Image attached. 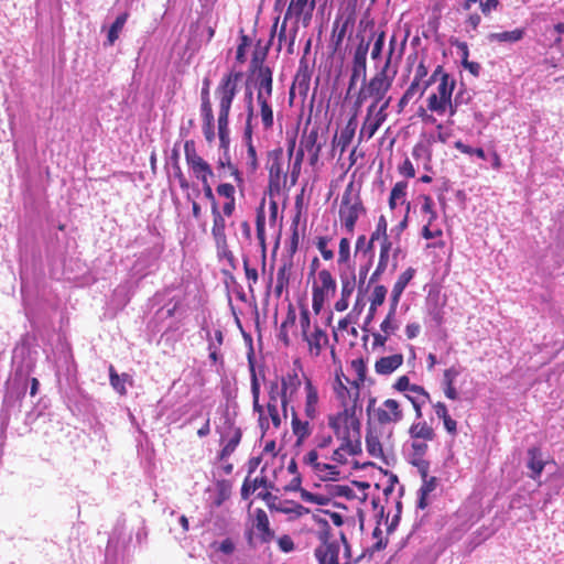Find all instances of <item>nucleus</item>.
Returning a JSON list of instances; mask_svg holds the SVG:
<instances>
[{"instance_id":"obj_8","label":"nucleus","mask_w":564,"mask_h":564,"mask_svg":"<svg viewBox=\"0 0 564 564\" xmlns=\"http://www.w3.org/2000/svg\"><path fill=\"white\" fill-rule=\"evenodd\" d=\"M336 281L332 273L323 269L318 272V280L313 284L312 307L315 314H319L324 303L336 292Z\"/></svg>"},{"instance_id":"obj_15","label":"nucleus","mask_w":564,"mask_h":564,"mask_svg":"<svg viewBox=\"0 0 564 564\" xmlns=\"http://www.w3.org/2000/svg\"><path fill=\"white\" fill-rule=\"evenodd\" d=\"M346 381L350 384V387L344 384L339 376H336V386L334 387L336 397L340 402L341 409H348L352 406V410H357L360 395V387L350 382L348 378H346Z\"/></svg>"},{"instance_id":"obj_36","label":"nucleus","mask_w":564,"mask_h":564,"mask_svg":"<svg viewBox=\"0 0 564 564\" xmlns=\"http://www.w3.org/2000/svg\"><path fill=\"white\" fill-rule=\"evenodd\" d=\"M267 54H268V46L260 47V45L258 44V46L253 51L252 58H251V68H252V72L254 73V80L259 79L262 69H264V68L271 69L268 65L263 64L264 59L267 57Z\"/></svg>"},{"instance_id":"obj_23","label":"nucleus","mask_w":564,"mask_h":564,"mask_svg":"<svg viewBox=\"0 0 564 564\" xmlns=\"http://www.w3.org/2000/svg\"><path fill=\"white\" fill-rule=\"evenodd\" d=\"M431 405L432 409L434 410L436 417L443 422L445 431L451 436H456L458 433V423L451 416L447 405L442 401H431Z\"/></svg>"},{"instance_id":"obj_19","label":"nucleus","mask_w":564,"mask_h":564,"mask_svg":"<svg viewBox=\"0 0 564 564\" xmlns=\"http://www.w3.org/2000/svg\"><path fill=\"white\" fill-rule=\"evenodd\" d=\"M405 399L411 402L415 419L420 420L423 416L422 409L426 403H431V395L430 393L419 384H413L409 392L404 394Z\"/></svg>"},{"instance_id":"obj_56","label":"nucleus","mask_w":564,"mask_h":564,"mask_svg":"<svg viewBox=\"0 0 564 564\" xmlns=\"http://www.w3.org/2000/svg\"><path fill=\"white\" fill-rule=\"evenodd\" d=\"M351 368L356 372V378L351 382L360 387L365 382L367 375V367L364 359H354L351 361Z\"/></svg>"},{"instance_id":"obj_16","label":"nucleus","mask_w":564,"mask_h":564,"mask_svg":"<svg viewBox=\"0 0 564 564\" xmlns=\"http://www.w3.org/2000/svg\"><path fill=\"white\" fill-rule=\"evenodd\" d=\"M311 85V72L305 62L301 61L300 66L294 76L292 86L290 88V101L292 102L295 94L297 93L304 100L308 94Z\"/></svg>"},{"instance_id":"obj_55","label":"nucleus","mask_w":564,"mask_h":564,"mask_svg":"<svg viewBox=\"0 0 564 564\" xmlns=\"http://www.w3.org/2000/svg\"><path fill=\"white\" fill-rule=\"evenodd\" d=\"M388 290L384 285H376L370 295L371 311H377L384 303Z\"/></svg>"},{"instance_id":"obj_34","label":"nucleus","mask_w":564,"mask_h":564,"mask_svg":"<svg viewBox=\"0 0 564 564\" xmlns=\"http://www.w3.org/2000/svg\"><path fill=\"white\" fill-rule=\"evenodd\" d=\"M109 381L111 387L120 394L126 395L127 389L124 383L129 382L132 384L133 380L132 377L128 373L118 375L115 367L112 365L109 366Z\"/></svg>"},{"instance_id":"obj_27","label":"nucleus","mask_w":564,"mask_h":564,"mask_svg":"<svg viewBox=\"0 0 564 564\" xmlns=\"http://www.w3.org/2000/svg\"><path fill=\"white\" fill-rule=\"evenodd\" d=\"M410 438L424 440L433 442L436 438V432L434 427L426 421L413 422L409 427Z\"/></svg>"},{"instance_id":"obj_53","label":"nucleus","mask_w":564,"mask_h":564,"mask_svg":"<svg viewBox=\"0 0 564 564\" xmlns=\"http://www.w3.org/2000/svg\"><path fill=\"white\" fill-rule=\"evenodd\" d=\"M315 474L323 479L337 480L340 473L336 465L321 463Z\"/></svg>"},{"instance_id":"obj_63","label":"nucleus","mask_w":564,"mask_h":564,"mask_svg":"<svg viewBox=\"0 0 564 564\" xmlns=\"http://www.w3.org/2000/svg\"><path fill=\"white\" fill-rule=\"evenodd\" d=\"M350 260V241L348 238H341L338 248V263L346 264Z\"/></svg>"},{"instance_id":"obj_33","label":"nucleus","mask_w":564,"mask_h":564,"mask_svg":"<svg viewBox=\"0 0 564 564\" xmlns=\"http://www.w3.org/2000/svg\"><path fill=\"white\" fill-rule=\"evenodd\" d=\"M264 226H265V213H264V204L262 203L259 206V208L257 209L256 230H257V239L259 240L260 247L262 249L263 265L265 264V251H267Z\"/></svg>"},{"instance_id":"obj_22","label":"nucleus","mask_w":564,"mask_h":564,"mask_svg":"<svg viewBox=\"0 0 564 564\" xmlns=\"http://www.w3.org/2000/svg\"><path fill=\"white\" fill-rule=\"evenodd\" d=\"M251 393L253 411L259 414V425L264 433L269 429V420L264 414L263 405L260 404V383L253 366H251Z\"/></svg>"},{"instance_id":"obj_10","label":"nucleus","mask_w":564,"mask_h":564,"mask_svg":"<svg viewBox=\"0 0 564 564\" xmlns=\"http://www.w3.org/2000/svg\"><path fill=\"white\" fill-rule=\"evenodd\" d=\"M455 85L456 82L451 75H444L440 78L436 93L431 94L426 100L427 109L431 112L443 116L444 107L449 106V99H452Z\"/></svg>"},{"instance_id":"obj_13","label":"nucleus","mask_w":564,"mask_h":564,"mask_svg":"<svg viewBox=\"0 0 564 564\" xmlns=\"http://www.w3.org/2000/svg\"><path fill=\"white\" fill-rule=\"evenodd\" d=\"M392 241L389 238H384L380 241L379 259L375 271L371 273L369 283L377 282L381 275L388 269L391 256H392V271L397 269V257L400 252V248H392Z\"/></svg>"},{"instance_id":"obj_43","label":"nucleus","mask_w":564,"mask_h":564,"mask_svg":"<svg viewBox=\"0 0 564 564\" xmlns=\"http://www.w3.org/2000/svg\"><path fill=\"white\" fill-rule=\"evenodd\" d=\"M344 445H345V442H340L339 447L333 452L332 457H330L333 462H335L339 465H344L347 463V455L356 456L361 453L360 444H358V447H356V448L355 447L347 448Z\"/></svg>"},{"instance_id":"obj_64","label":"nucleus","mask_w":564,"mask_h":564,"mask_svg":"<svg viewBox=\"0 0 564 564\" xmlns=\"http://www.w3.org/2000/svg\"><path fill=\"white\" fill-rule=\"evenodd\" d=\"M387 229H388L387 219H386V217L383 215H381L378 218L375 231L370 236L371 240H379V239L382 240L384 238H389L388 234H387Z\"/></svg>"},{"instance_id":"obj_46","label":"nucleus","mask_w":564,"mask_h":564,"mask_svg":"<svg viewBox=\"0 0 564 564\" xmlns=\"http://www.w3.org/2000/svg\"><path fill=\"white\" fill-rule=\"evenodd\" d=\"M347 25H348L347 21L344 23H340L338 20H336L334 22L333 31H332V39H330L334 51L339 50V47L341 46L343 41L346 36Z\"/></svg>"},{"instance_id":"obj_9","label":"nucleus","mask_w":564,"mask_h":564,"mask_svg":"<svg viewBox=\"0 0 564 564\" xmlns=\"http://www.w3.org/2000/svg\"><path fill=\"white\" fill-rule=\"evenodd\" d=\"M371 39L361 37L354 51L347 95L356 87L359 79L365 80L367 76V55Z\"/></svg>"},{"instance_id":"obj_21","label":"nucleus","mask_w":564,"mask_h":564,"mask_svg":"<svg viewBox=\"0 0 564 564\" xmlns=\"http://www.w3.org/2000/svg\"><path fill=\"white\" fill-rule=\"evenodd\" d=\"M357 115L358 110L355 109L352 116L348 119L346 126L341 129L340 134L338 137L335 135L333 139V144L339 148L340 154L347 150L348 145L351 143L355 137L358 126Z\"/></svg>"},{"instance_id":"obj_7","label":"nucleus","mask_w":564,"mask_h":564,"mask_svg":"<svg viewBox=\"0 0 564 564\" xmlns=\"http://www.w3.org/2000/svg\"><path fill=\"white\" fill-rule=\"evenodd\" d=\"M366 214V207L358 192L354 189V183L350 182L341 196L339 205V219L348 234H354L356 224L361 215Z\"/></svg>"},{"instance_id":"obj_32","label":"nucleus","mask_w":564,"mask_h":564,"mask_svg":"<svg viewBox=\"0 0 564 564\" xmlns=\"http://www.w3.org/2000/svg\"><path fill=\"white\" fill-rule=\"evenodd\" d=\"M213 215V226H212V235L214 237L215 243L223 242L227 240L226 237V221L225 217L221 215L219 207L212 208Z\"/></svg>"},{"instance_id":"obj_24","label":"nucleus","mask_w":564,"mask_h":564,"mask_svg":"<svg viewBox=\"0 0 564 564\" xmlns=\"http://www.w3.org/2000/svg\"><path fill=\"white\" fill-rule=\"evenodd\" d=\"M460 371L457 367L452 366L444 370L442 378V389L444 395L452 401H456L459 399V392L456 388V379L459 376Z\"/></svg>"},{"instance_id":"obj_61","label":"nucleus","mask_w":564,"mask_h":564,"mask_svg":"<svg viewBox=\"0 0 564 564\" xmlns=\"http://www.w3.org/2000/svg\"><path fill=\"white\" fill-rule=\"evenodd\" d=\"M375 36H376V40H375V43H373L372 50H371V58L378 59L381 56L382 50L384 46L386 32L381 31L378 34L372 33L370 39L372 40Z\"/></svg>"},{"instance_id":"obj_48","label":"nucleus","mask_w":564,"mask_h":564,"mask_svg":"<svg viewBox=\"0 0 564 564\" xmlns=\"http://www.w3.org/2000/svg\"><path fill=\"white\" fill-rule=\"evenodd\" d=\"M299 216H296L291 224V236L286 246V250L290 254L289 258L292 259V257L297 252L299 243H300V234H299Z\"/></svg>"},{"instance_id":"obj_60","label":"nucleus","mask_w":564,"mask_h":564,"mask_svg":"<svg viewBox=\"0 0 564 564\" xmlns=\"http://www.w3.org/2000/svg\"><path fill=\"white\" fill-rule=\"evenodd\" d=\"M455 149H457L459 152L468 155H476L480 160H486L485 151L481 148H471L467 144H465L463 141L457 140L454 143Z\"/></svg>"},{"instance_id":"obj_30","label":"nucleus","mask_w":564,"mask_h":564,"mask_svg":"<svg viewBox=\"0 0 564 564\" xmlns=\"http://www.w3.org/2000/svg\"><path fill=\"white\" fill-rule=\"evenodd\" d=\"M291 427L296 437V445H301L312 434V426L308 421H302L294 409H292Z\"/></svg>"},{"instance_id":"obj_17","label":"nucleus","mask_w":564,"mask_h":564,"mask_svg":"<svg viewBox=\"0 0 564 564\" xmlns=\"http://www.w3.org/2000/svg\"><path fill=\"white\" fill-rule=\"evenodd\" d=\"M373 106H368L366 111V117L362 121L361 128L358 134V143L360 144L362 141L370 140L382 123L386 121L382 119V116H377Z\"/></svg>"},{"instance_id":"obj_39","label":"nucleus","mask_w":564,"mask_h":564,"mask_svg":"<svg viewBox=\"0 0 564 564\" xmlns=\"http://www.w3.org/2000/svg\"><path fill=\"white\" fill-rule=\"evenodd\" d=\"M271 509H275L279 512L286 514H295L296 517H302L308 512V509L303 507L300 503L293 501H284L275 505L274 502L269 503Z\"/></svg>"},{"instance_id":"obj_57","label":"nucleus","mask_w":564,"mask_h":564,"mask_svg":"<svg viewBox=\"0 0 564 564\" xmlns=\"http://www.w3.org/2000/svg\"><path fill=\"white\" fill-rule=\"evenodd\" d=\"M245 164L249 174H254L259 167L257 151L253 144L247 145V153Z\"/></svg>"},{"instance_id":"obj_58","label":"nucleus","mask_w":564,"mask_h":564,"mask_svg":"<svg viewBox=\"0 0 564 564\" xmlns=\"http://www.w3.org/2000/svg\"><path fill=\"white\" fill-rule=\"evenodd\" d=\"M216 248H217V254H218L219 259L226 260L228 265L232 270H235L236 269V258H235L234 253L229 250L227 240L223 241V242H217Z\"/></svg>"},{"instance_id":"obj_52","label":"nucleus","mask_w":564,"mask_h":564,"mask_svg":"<svg viewBox=\"0 0 564 564\" xmlns=\"http://www.w3.org/2000/svg\"><path fill=\"white\" fill-rule=\"evenodd\" d=\"M295 321H296L295 311L292 307H290L285 321L281 324L280 334H279V338L283 341V344L285 346L290 345V338H289V335L286 332L288 326H293L295 324Z\"/></svg>"},{"instance_id":"obj_42","label":"nucleus","mask_w":564,"mask_h":564,"mask_svg":"<svg viewBox=\"0 0 564 564\" xmlns=\"http://www.w3.org/2000/svg\"><path fill=\"white\" fill-rule=\"evenodd\" d=\"M128 12H123L121 14H119L115 22L110 25L109 30H108V34H107V44L108 45H113L115 42L119 39V34L120 32L122 31L127 20H128Z\"/></svg>"},{"instance_id":"obj_29","label":"nucleus","mask_w":564,"mask_h":564,"mask_svg":"<svg viewBox=\"0 0 564 564\" xmlns=\"http://www.w3.org/2000/svg\"><path fill=\"white\" fill-rule=\"evenodd\" d=\"M403 364V355L394 354L387 357H381L375 364V370L379 375H390Z\"/></svg>"},{"instance_id":"obj_40","label":"nucleus","mask_w":564,"mask_h":564,"mask_svg":"<svg viewBox=\"0 0 564 564\" xmlns=\"http://www.w3.org/2000/svg\"><path fill=\"white\" fill-rule=\"evenodd\" d=\"M217 169H227L229 171L230 176L234 177L235 182L239 187L243 186V177L242 173L239 171V169L231 162L230 156L228 153H224L221 158H219L217 162Z\"/></svg>"},{"instance_id":"obj_28","label":"nucleus","mask_w":564,"mask_h":564,"mask_svg":"<svg viewBox=\"0 0 564 564\" xmlns=\"http://www.w3.org/2000/svg\"><path fill=\"white\" fill-rule=\"evenodd\" d=\"M415 269L410 267L398 276L391 291L390 302H393V304H399L400 297L404 289L411 282V280L415 275Z\"/></svg>"},{"instance_id":"obj_47","label":"nucleus","mask_w":564,"mask_h":564,"mask_svg":"<svg viewBox=\"0 0 564 564\" xmlns=\"http://www.w3.org/2000/svg\"><path fill=\"white\" fill-rule=\"evenodd\" d=\"M203 119V132L207 142H213L216 138L215 117L213 111L200 112Z\"/></svg>"},{"instance_id":"obj_50","label":"nucleus","mask_w":564,"mask_h":564,"mask_svg":"<svg viewBox=\"0 0 564 564\" xmlns=\"http://www.w3.org/2000/svg\"><path fill=\"white\" fill-rule=\"evenodd\" d=\"M248 97H249V102H248V107H247V119H246V127H245V133H243L246 145L253 144L252 143L253 129H252L251 122H252V119L254 116V111H253L252 93L251 91L248 94Z\"/></svg>"},{"instance_id":"obj_26","label":"nucleus","mask_w":564,"mask_h":564,"mask_svg":"<svg viewBox=\"0 0 564 564\" xmlns=\"http://www.w3.org/2000/svg\"><path fill=\"white\" fill-rule=\"evenodd\" d=\"M303 339L307 343L310 352L315 357L321 354L322 348L328 343L327 334L318 326H315L314 330L307 333Z\"/></svg>"},{"instance_id":"obj_11","label":"nucleus","mask_w":564,"mask_h":564,"mask_svg":"<svg viewBox=\"0 0 564 564\" xmlns=\"http://www.w3.org/2000/svg\"><path fill=\"white\" fill-rule=\"evenodd\" d=\"M184 154L186 164L193 175L202 183L209 181V177L214 176L210 164L197 153L194 140L185 141Z\"/></svg>"},{"instance_id":"obj_38","label":"nucleus","mask_w":564,"mask_h":564,"mask_svg":"<svg viewBox=\"0 0 564 564\" xmlns=\"http://www.w3.org/2000/svg\"><path fill=\"white\" fill-rule=\"evenodd\" d=\"M525 32L524 29H514L512 31H503L498 33H490L488 35L489 42H509L516 43L523 39Z\"/></svg>"},{"instance_id":"obj_54","label":"nucleus","mask_w":564,"mask_h":564,"mask_svg":"<svg viewBox=\"0 0 564 564\" xmlns=\"http://www.w3.org/2000/svg\"><path fill=\"white\" fill-rule=\"evenodd\" d=\"M218 126V137H219V147L225 151V153H228L229 149V120H217Z\"/></svg>"},{"instance_id":"obj_45","label":"nucleus","mask_w":564,"mask_h":564,"mask_svg":"<svg viewBox=\"0 0 564 564\" xmlns=\"http://www.w3.org/2000/svg\"><path fill=\"white\" fill-rule=\"evenodd\" d=\"M398 304H393V302H390V310L386 316V318L380 324V329L386 335L390 336L398 329V324L395 323V312H397Z\"/></svg>"},{"instance_id":"obj_62","label":"nucleus","mask_w":564,"mask_h":564,"mask_svg":"<svg viewBox=\"0 0 564 564\" xmlns=\"http://www.w3.org/2000/svg\"><path fill=\"white\" fill-rule=\"evenodd\" d=\"M329 241L330 238L326 236L318 237L316 240V248L321 252L323 259L326 261L333 260L334 258L333 250L328 248Z\"/></svg>"},{"instance_id":"obj_2","label":"nucleus","mask_w":564,"mask_h":564,"mask_svg":"<svg viewBox=\"0 0 564 564\" xmlns=\"http://www.w3.org/2000/svg\"><path fill=\"white\" fill-rule=\"evenodd\" d=\"M327 422L336 438L345 442V447L356 448L358 444L361 445V422L352 406L328 415Z\"/></svg>"},{"instance_id":"obj_18","label":"nucleus","mask_w":564,"mask_h":564,"mask_svg":"<svg viewBox=\"0 0 564 564\" xmlns=\"http://www.w3.org/2000/svg\"><path fill=\"white\" fill-rule=\"evenodd\" d=\"M300 386L301 380L295 371L288 372L281 378V405L284 416H286V406L292 397L297 392Z\"/></svg>"},{"instance_id":"obj_41","label":"nucleus","mask_w":564,"mask_h":564,"mask_svg":"<svg viewBox=\"0 0 564 564\" xmlns=\"http://www.w3.org/2000/svg\"><path fill=\"white\" fill-rule=\"evenodd\" d=\"M406 40H408V35L404 36L402 43H401V47H400V51L397 55H394V52H395V48H397V36L395 35H392L389 40V50H388V54L386 56V61L389 59V66L390 68H397L398 69V64L403 55V51H404V47H405V44H406Z\"/></svg>"},{"instance_id":"obj_12","label":"nucleus","mask_w":564,"mask_h":564,"mask_svg":"<svg viewBox=\"0 0 564 564\" xmlns=\"http://www.w3.org/2000/svg\"><path fill=\"white\" fill-rule=\"evenodd\" d=\"M267 169L269 172V191L279 194L286 183V173L283 170V151L274 149L268 154Z\"/></svg>"},{"instance_id":"obj_44","label":"nucleus","mask_w":564,"mask_h":564,"mask_svg":"<svg viewBox=\"0 0 564 564\" xmlns=\"http://www.w3.org/2000/svg\"><path fill=\"white\" fill-rule=\"evenodd\" d=\"M241 437H242L241 430L239 427H234L231 436L229 437V440L227 441V443L220 451V454H219L220 459H224V458L230 456L235 452L236 447L239 445V443L241 441Z\"/></svg>"},{"instance_id":"obj_31","label":"nucleus","mask_w":564,"mask_h":564,"mask_svg":"<svg viewBox=\"0 0 564 564\" xmlns=\"http://www.w3.org/2000/svg\"><path fill=\"white\" fill-rule=\"evenodd\" d=\"M528 468L531 470L530 477L532 479H538L545 467L541 449L539 447H531L528 449Z\"/></svg>"},{"instance_id":"obj_59","label":"nucleus","mask_w":564,"mask_h":564,"mask_svg":"<svg viewBox=\"0 0 564 564\" xmlns=\"http://www.w3.org/2000/svg\"><path fill=\"white\" fill-rule=\"evenodd\" d=\"M366 447L368 453L373 457H379L382 454V446L378 436L371 433L366 435Z\"/></svg>"},{"instance_id":"obj_20","label":"nucleus","mask_w":564,"mask_h":564,"mask_svg":"<svg viewBox=\"0 0 564 564\" xmlns=\"http://www.w3.org/2000/svg\"><path fill=\"white\" fill-rule=\"evenodd\" d=\"M305 403H304V414L305 416L313 421L319 415V397L317 388L313 384L311 379H306L305 381Z\"/></svg>"},{"instance_id":"obj_6","label":"nucleus","mask_w":564,"mask_h":564,"mask_svg":"<svg viewBox=\"0 0 564 564\" xmlns=\"http://www.w3.org/2000/svg\"><path fill=\"white\" fill-rule=\"evenodd\" d=\"M257 91V105L263 130L273 128L274 116L272 108L273 75L271 69H262L258 80L253 82Z\"/></svg>"},{"instance_id":"obj_51","label":"nucleus","mask_w":564,"mask_h":564,"mask_svg":"<svg viewBox=\"0 0 564 564\" xmlns=\"http://www.w3.org/2000/svg\"><path fill=\"white\" fill-rule=\"evenodd\" d=\"M207 111H213V106L210 101V79L205 77L200 90V112Z\"/></svg>"},{"instance_id":"obj_4","label":"nucleus","mask_w":564,"mask_h":564,"mask_svg":"<svg viewBox=\"0 0 564 564\" xmlns=\"http://www.w3.org/2000/svg\"><path fill=\"white\" fill-rule=\"evenodd\" d=\"M276 6L288 4L284 13V22L292 21L290 29V50L293 53V45L296 40L300 26L307 28L311 24L316 0H276Z\"/></svg>"},{"instance_id":"obj_14","label":"nucleus","mask_w":564,"mask_h":564,"mask_svg":"<svg viewBox=\"0 0 564 564\" xmlns=\"http://www.w3.org/2000/svg\"><path fill=\"white\" fill-rule=\"evenodd\" d=\"M417 200L421 202V213L425 217V224L422 228V236L425 239H434L441 237L443 231L438 227H434L433 224L437 219V213L434 208V202L431 196L422 194L417 196Z\"/></svg>"},{"instance_id":"obj_37","label":"nucleus","mask_w":564,"mask_h":564,"mask_svg":"<svg viewBox=\"0 0 564 564\" xmlns=\"http://www.w3.org/2000/svg\"><path fill=\"white\" fill-rule=\"evenodd\" d=\"M318 134L317 127L312 128L310 131H304L301 137L300 147L306 152L322 150V144L318 143Z\"/></svg>"},{"instance_id":"obj_3","label":"nucleus","mask_w":564,"mask_h":564,"mask_svg":"<svg viewBox=\"0 0 564 564\" xmlns=\"http://www.w3.org/2000/svg\"><path fill=\"white\" fill-rule=\"evenodd\" d=\"M368 423L376 427L384 429L394 426L404 420V410L401 402L388 398L377 404L376 398H370L367 404Z\"/></svg>"},{"instance_id":"obj_1","label":"nucleus","mask_w":564,"mask_h":564,"mask_svg":"<svg viewBox=\"0 0 564 564\" xmlns=\"http://www.w3.org/2000/svg\"><path fill=\"white\" fill-rule=\"evenodd\" d=\"M389 59L369 78L361 80L360 88L356 95L354 108L359 110L367 101H382L392 87L398 74L397 68H390Z\"/></svg>"},{"instance_id":"obj_35","label":"nucleus","mask_w":564,"mask_h":564,"mask_svg":"<svg viewBox=\"0 0 564 564\" xmlns=\"http://www.w3.org/2000/svg\"><path fill=\"white\" fill-rule=\"evenodd\" d=\"M254 527L257 531L261 533V539L263 542H269L273 538V531L270 529L269 518L264 510H256Z\"/></svg>"},{"instance_id":"obj_25","label":"nucleus","mask_w":564,"mask_h":564,"mask_svg":"<svg viewBox=\"0 0 564 564\" xmlns=\"http://www.w3.org/2000/svg\"><path fill=\"white\" fill-rule=\"evenodd\" d=\"M293 270V260L291 258L283 259L282 264L278 269L276 284L274 288V294L276 297H281L284 290H288L290 279Z\"/></svg>"},{"instance_id":"obj_49","label":"nucleus","mask_w":564,"mask_h":564,"mask_svg":"<svg viewBox=\"0 0 564 564\" xmlns=\"http://www.w3.org/2000/svg\"><path fill=\"white\" fill-rule=\"evenodd\" d=\"M430 87L429 82H420L416 79H412L411 84L403 93L410 99H420L425 94L426 89Z\"/></svg>"},{"instance_id":"obj_5","label":"nucleus","mask_w":564,"mask_h":564,"mask_svg":"<svg viewBox=\"0 0 564 564\" xmlns=\"http://www.w3.org/2000/svg\"><path fill=\"white\" fill-rule=\"evenodd\" d=\"M242 77L241 70L232 68L220 78L214 91L218 107L217 120H229L231 106L239 91V82Z\"/></svg>"}]
</instances>
